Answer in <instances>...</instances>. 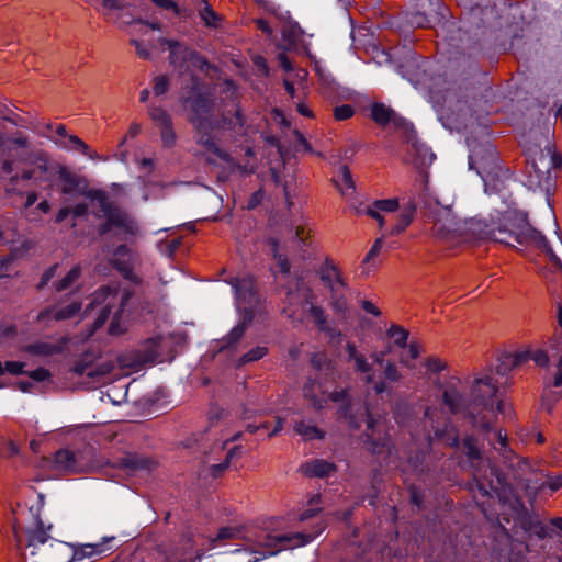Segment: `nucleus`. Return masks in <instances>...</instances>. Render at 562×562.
I'll list each match as a JSON object with an SVG mask.
<instances>
[{
	"label": "nucleus",
	"instance_id": "6",
	"mask_svg": "<svg viewBox=\"0 0 562 562\" xmlns=\"http://www.w3.org/2000/svg\"><path fill=\"white\" fill-rule=\"evenodd\" d=\"M324 529L325 524L322 520H318L314 525V531L308 533L296 532L292 535H271L262 531L255 540H247V550L259 555L248 562H257L263 558L274 555L280 551L304 546L311 542Z\"/></svg>",
	"mask_w": 562,
	"mask_h": 562
},
{
	"label": "nucleus",
	"instance_id": "61",
	"mask_svg": "<svg viewBox=\"0 0 562 562\" xmlns=\"http://www.w3.org/2000/svg\"><path fill=\"white\" fill-rule=\"evenodd\" d=\"M11 257H0V278L9 277V266L12 263Z\"/></svg>",
	"mask_w": 562,
	"mask_h": 562
},
{
	"label": "nucleus",
	"instance_id": "63",
	"mask_svg": "<svg viewBox=\"0 0 562 562\" xmlns=\"http://www.w3.org/2000/svg\"><path fill=\"white\" fill-rule=\"evenodd\" d=\"M361 307L369 314L374 316H380L381 311L371 302L368 300H364L361 302Z\"/></svg>",
	"mask_w": 562,
	"mask_h": 562
},
{
	"label": "nucleus",
	"instance_id": "23",
	"mask_svg": "<svg viewBox=\"0 0 562 562\" xmlns=\"http://www.w3.org/2000/svg\"><path fill=\"white\" fill-rule=\"evenodd\" d=\"M400 207L398 200L393 199H383L375 200L370 205H367L363 210V213L374 220L378 221L379 226L382 227L384 224V214L393 213L397 211Z\"/></svg>",
	"mask_w": 562,
	"mask_h": 562
},
{
	"label": "nucleus",
	"instance_id": "40",
	"mask_svg": "<svg viewBox=\"0 0 562 562\" xmlns=\"http://www.w3.org/2000/svg\"><path fill=\"white\" fill-rule=\"evenodd\" d=\"M243 537V531L237 527H223L218 530L217 536L211 539V542L215 547L216 543H224L227 540L239 539Z\"/></svg>",
	"mask_w": 562,
	"mask_h": 562
},
{
	"label": "nucleus",
	"instance_id": "64",
	"mask_svg": "<svg viewBox=\"0 0 562 562\" xmlns=\"http://www.w3.org/2000/svg\"><path fill=\"white\" fill-rule=\"evenodd\" d=\"M549 386H554V387L562 386V360H560V362H559L558 370L553 378L552 383L547 384V387H549Z\"/></svg>",
	"mask_w": 562,
	"mask_h": 562
},
{
	"label": "nucleus",
	"instance_id": "59",
	"mask_svg": "<svg viewBox=\"0 0 562 562\" xmlns=\"http://www.w3.org/2000/svg\"><path fill=\"white\" fill-rule=\"evenodd\" d=\"M24 363L19 361H8L4 366V372L8 371L11 374L23 373Z\"/></svg>",
	"mask_w": 562,
	"mask_h": 562
},
{
	"label": "nucleus",
	"instance_id": "14",
	"mask_svg": "<svg viewBox=\"0 0 562 562\" xmlns=\"http://www.w3.org/2000/svg\"><path fill=\"white\" fill-rule=\"evenodd\" d=\"M346 351L348 355V360L353 362L355 371L366 374V383L373 384V390L376 394H382L387 390L385 381L374 382L373 366L368 361L363 353L358 351L353 342L346 344Z\"/></svg>",
	"mask_w": 562,
	"mask_h": 562
},
{
	"label": "nucleus",
	"instance_id": "37",
	"mask_svg": "<svg viewBox=\"0 0 562 562\" xmlns=\"http://www.w3.org/2000/svg\"><path fill=\"white\" fill-rule=\"evenodd\" d=\"M23 162L33 165L41 173H45L48 170V155L43 150L26 154L23 158Z\"/></svg>",
	"mask_w": 562,
	"mask_h": 562
},
{
	"label": "nucleus",
	"instance_id": "30",
	"mask_svg": "<svg viewBox=\"0 0 562 562\" xmlns=\"http://www.w3.org/2000/svg\"><path fill=\"white\" fill-rule=\"evenodd\" d=\"M56 145L64 149H74L82 155L89 157L90 159H97L98 154L92 150L81 138L77 135H69L68 139H56Z\"/></svg>",
	"mask_w": 562,
	"mask_h": 562
},
{
	"label": "nucleus",
	"instance_id": "24",
	"mask_svg": "<svg viewBox=\"0 0 562 562\" xmlns=\"http://www.w3.org/2000/svg\"><path fill=\"white\" fill-rule=\"evenodd\" d=\"M231 284L235 289L236 297L240 303L251 304L256 302V282L254 277L234 278Z\"/></svg>",
	"mask_w": 562,
	"mask_h": 562
},
{
	"label": "nucleus",
	"instance_id": "4",
	"mask_svg": "<svg viewBox=\"0 0 562 562\" xmlns=\"http://www.w3.org/2000/svg\"><path fill=\"white\" fill-rule=\"evenodd\" d=\"M497 385L490 375L476 378L470 389L469 418L484 431L493 429L496 411L507 414V406L497 398Z\"/></svg>",
	"mask_w": 562,
	"mask_h": 562
},
{
	"label": "nucleus",
	"instance_id": "31",
	"mask_svg": "<svg viewBox=\"0 0 562 562\" xmlns=\"http://www.w3.org/2000/svg\"><path fill=\"white\" fill-rule=\"evenodd\" d=\"M425 375L436 386L441 387L437 375L447 369V362L436 356L428 357L425 362Z\"/></svg>",
	"mask_w": 562,
	"mask_h": 562
},
{
	"label": "nucleus",
	"instance_id": "19",
	"mask_svg": "<svg viewBox=\"0 0 562 562\" xmlns=\"http://www.w3.org/2000/svg\"><path fill=\"white\" fill-rule=\"evenodd\" d=\"M319 389L321 386L314 381L306 383L303 387L305 398L310 400L311 404L316 409H322L328 400L333 402H345L348 397L346 390L334 391L328 395L322 393L321 396H317L316 391Z\"/></svg>",
	"mask_w": 562,
	"mask_h": 562
},
{
	"label": "nucleus",
	"instance_id": "10",
	"mask_svg": "<svg viewBox=\"0 0 562 562\" xmlns=\"http://www.w3.org/2000/svg\"><path fill=\"white\" fill-rule=\"evenodd\" d=\"M89 198L98 200L103 216L109 217L112 228H119L124 235L135 236L138 233L136 222L120 207L111 203L102 191H92Z\"/></svg>",
	"mask_w": 562,
	"mask_h": 562
},
{
	"label": "nucleus",
	"instance_id": "20",
	"mask_svg": "<svg viewBox=\"0 0 562 562\" xmlns=\"http://www.w3.org/2000/svg\"><path fill=\"white\" fill-rule=\"evenodd\" d=\"M529 359H532L536 362V364L540 367L547 366L549 361L547 352L538 349L533 352L521 351L516 353L504 355L502 358V366L512 370L526 363Z\"/></svg>",
	"mask_w": 562,
	"mask_h": 562
},
{
	"label": "nucleus",
	"instance_id": "13",
	"mask_svg": "<svg viewBox=\"0 0 562 562\" xmlns=\"http://www.w3.org/2000/svg\"><path fill=\"white\" fill-rule=\"evenodd\" d=\"M439 415H441V412L435 407H428L425 412V422L429 423L434 430V437L429 434L427 435L428 445H430L434 439H437L448 447H457L459 443L458 429L447 418L443 420L441 427L439 425H435V418H438Z\"/></svg>",
	"mask_w": 562,
	"mask_h": 562
},
{
	"label": "nucleus",
	"instance_id": "11",
	"mask_svg": "<svg viewBox=\"0 0 562 562\" xmlns=\"http://www.w3.org/2000/svg\"><path fill=\"white\" fill-rule=\"evenodd\" d=\"M367 430L366 440L368 448L372 453H382L384 450L391 449V435L389 431L387 420L384 416L372 415L366 409Z\"/></svg>",
	"mask_w": 562,
	"mask_h": 562
},
{
	"label": "nucleus",
	"instance_id": "15",
	"mask_svg": "<svg viewBox=\"0 0 562 562\" xmlns=\"http://www.w3.org/2000/svg\"><path fill=\"white\" fill-rule=\"evenodd\" d=\"M460 380L451 376L445 384L442 391V403L451 414H463L469 417V401L460 392Z\"/></svg>",
	"mask_w": 562,
	"mask_h": 562
},
{
	"label": "nucleus",
	"instance_id": "18",
	"mask_svg": "<svg viewBox=\"0 0 562 562\" xmlns=\"http://www.w3.org/2000/svg\"><path fill=\"white\" fill-rule=\"evenodd\" d=\"M371 117L380 126L393 124L396 128H407L411 124L401 115H398L392 108L384 103H373L371 105Z\"/></svg>",
	"mask_w": 562,
	"mask_h": 562
},
{
	"label": "nucleus",
	"instance_id": "50",
	"mask_svg": "<svg viewBox=\"0 0 562 562\" xmlns=\"http://www.w3.org/2000/svg\"><path fill=\"white\" fill-rule=\"evenodd\" d=\"M267 352H268V349L266 347L258 346V347L249 350L247 353H245L240 358L239 362L241 364H245L248 362L257 361V360L263 358L267 355Z\"/></svg>",
	"mask_w": 562,
	"mask_h": 562
},
{
	"label": "nucleus",
	"instance_id": "28",
	"mask_svg": "<svg viewBox=\"0 0 562 562\" xmlns=\"http://www.w3.org/2000/svg\"><path fill=\"white\" fill-rule=\"evenodd\" d=\"M417 210V205L413 200L407 201L403 204L401 209V213L397 218V223L390 229V235H398L403 233L406 227L412 223L415 213Z\"/></svg>",
	"mask_w": 562,
	"mask_h": 562
},
{
	"label": "nucleus",
	"instance_id": "1",
	"mask_svg": "<svg viewBox=\"0 0 562 562\" xmlns=\"http://www.w3.org/2000/svg\"><path fill=\"white\" fill-rule=\"evenodd\" d=\"M184 102L190 104L188 120L195 130L196 143L206 151L229 164L233 170L236 169L241 173H252L254 167L248 168L247 166L236 164L231 155L218 146L223 131H234L236 127L244 125L240 108L234 104L232 110L222 113L221 117H215L214 101L211 98L198 94L192 100L188 99Z\"/></svg>",
	"mask_w": 562,
	"mask_h": 562
},
{
	"label": "nucleus",
	"instance_id": "47",
	"mask_svg": "<svg viewBox=\"0 0 562 562\" xmlns=\"http://www.w3.org/2000/svg\"><path fill=\"white\" fill-rule=\"evenodd\" d=\"M337 188L342 194H346L348 193V190L353 189L351 172L347 166H342L340 168V180L337 182Z\"/></svg>",
	"mask_w": 562,
	"mask_h": 562
},
{
	"label": "nucleus",
	"instance_id": "49",
	"mask_svg": "<svg viewBox=\"0 0 562 562\" xmlns=\"http://www.w3.org/2000/svg\"><path fill=\"white\" fill-rule=\"evenodd\" d=\"M384 379L385 381H389L391 383H397L403 379V374L395 362L387 361L384 364L383 370Z\"/></svg>",
	"mask_w": 562,
	"mask_h": 562
},
{
	"label": "nucleus",
	"instance_id": "62",
	"mask_svg": "<svg viewBox=\"0 0 562 562\" xmlns=\"http://www.w3.org/2000/svg\"><path fill=\"white\" fill-rule=\"evenodd\" d=\"M294 135L296 137L299 146H301L304 151H306V153L313 151L311 144L306 140V138L304 137V135L301 132L295 131Z\"/></svg>",
	"mask_w": 562,
	"mask_h": 562
},
{
	"label": "nucleus",
	"instance_id": "56",
	"mask_svg": "<svg viewBox=\"0 0 562 562\" xmlns=\"http://www.w3.org/2000/svg\"><path fill=\"white\" fill-rule=\"evenodd\" d=\"M548 487L551 492H557L562 487V473L555 476H548L547 481L540 485V490Z\"/></svg>",
	"mask_w": 562,
	"mask_h": 562
},
{
	"label": "nucleus",
	"instance_id": "55",
	"mask_svg": "<svg viewBox=\"0 0 562 562\" xmlns=\"http://www.w3.org/2000/svg\"><path fill=\"white\" fill-rule=\"evenodd\" d=\"M246 323L243 322L238 325H236L228 334L227 336V340H228V344H235L237 341H239V339L244 336L245 334V330H246Z\"/></svg>",
	"mask_w": 562,
	"mask_h": 562
},
{
	"label": "nucleus",
	"instance_id": "35",
	"mask_svg": "<svg viewBox=\"0 0 562 562\" xmlns=\"http://www.w3.org/2000/svg\"><path fill=\"white\" fill-rule=\"evenodd\" d=\"M268 245L273 258L277 261V267L282 274H289L291 270V263L284 254L279 252L280 240L277 238H269Z\"/></svg>",
	"mask_w": 562,
	"mask_h": 562
},
{
	"label": "nucleus",
	"instance_id": "34",
	"mask_svg": "<svg viewBox=\"0 0 562 562\" xmlns=\"http://www.w3.org/2000/svg\"><path fill=\"white\" fill-rule=\"evenodd\" d=\"M128 261L130 249L127 248V246L120 245L119 247H116L111 258V265L120 272L127 274L130 272Z\"/></svg>",
	"mask_w": 562,
	"mask_h": 562
},
{
	"label": "nucleus",
	"instance_id": "42",
	"mask_svg": "<svg viewBox=\"0 0 562 562\" xmlns=\"http://www.w3.org/2000/svg\"><path fill=\"white\" fill-rule=\"evenodd\" d=\"M295 431L306 440L314 438H323L324 434L317 427L307 425L304 422L296 423L294 426Z\"/></svg>",
	"mask_w": 562,
	"mask_h": 562
},
{
	"label": "nucleus",
	"instance_id": "48",
	"mask_svg": "<svg viewBox=\"0 0 562 562\" xmlns=\"http://www.w3.org/2000/svg\"><path fill=\"white\" fill-rule=\"evenodd\" d=\"M160 130V136L162 145L167 148L172 147L176 144V133L172 127V121L158 127Z\"/></svg>",
	"mask_w": 562,
	"mask_h": 562
},
{
	"label": "nucleus",
	"instance_id": "17",
	"mask_svg": "<svg viewBox=\"0 0 562 562\" xmlns=\"http://www.w3.org/2000/svg\"><path fill=\"white\" fill-rule=\"evenodd\" d=\"M114 369L113 363L111 362H103V363H94L92 361H88L86 359H79L77 360L74 366L69 369V374L71 376H78V378H89V379H97L100 376H104L112 372Z\"/></svg>",
	"mask_w": 562,
	"mask_h": 562
},
{
	"label": "nucleus",
	"instance_id": "51",
	"mask_svg": "<svg viewBox=\"0 0 562 562\" xmlns=\"http://www.w3.org/2000/svg\"><path fill=\"white\" fill-rule=\"evenodd\" d=\"M187 61L194 68L200 69L201 71H207L211 68V65L203 56L199 55L195 52H191Z\"/></svg>",
	"mask_w": 562,
	"mask_h": 562
},
{
	"label": "nucleus",
	"instance_id": "45",
	"mask_svg": "<svg viewBox=\"0 0 562 562\" xmlns=\"http://www.w3.org/2000/svg\"><path fill=\"white\" fill-rule=\"evenodd\" d=\"M148 115L157 127L171 122V116L160 106H149Z\"/></svg>",
	"mask_w": 562,
	"mask_h": 562
},
{
	"label": "nucleus",
	"instance_id": "58",
	"mask_svg": "<svg viewBox=\"0 0 562 562\" xmlns=\"http://www.w3.org/2000/svg\"><path fill=\"white\" fill-rule=\"evenodd\" d=\"M29 376L31 379H33L34 381L42 382V381L49 379L50 373L47 369L38 368L36 370L29 372Z\"/></svg>",
	"mask_w": 562,
	"mask_h": 562
},
{
	"label": "nucleus",
	"instance_id": "5",
	"mask_svg": "<svg viewBox=\"0 0 562 562\" xmlns=\"http://www.w3.org/2000/svg\"><path fill=\"white\" fill-rule=\"evenodd\" d=\"M132 297V292L119 286H103L93 293L92 302L87 307H99V315L93 324V329L89 333L91 336L98 328L102 327L111 316L109 326L110 335H119L123 330L120 327V321L127 302Z\"/></svg>",
	"mask_w": 562,
	"mask_h": 562
},
{
	"label": "nucleus",
	"instance_id": "57",
	"mask_svg": "<svg viewBox=\"0 0 562 562\" xmlns=\"http://www.w3.org/2000/svg\"><path fill=\"white\" fill-rule=\"evenodd\" d=\"M157 7L165 9V10H171L175 12L176 15L180 14V10L178 4L173 0H151Z\"/></svg>",
	"mask_w": 562,
	"mask_h": 562
},
{
	"label": "nucleus",
	"instance_id": "33",
	"mask_svg": "<svg viewBox=\"0 0 562 562\" xmlns=\"http://www.w3.org/2000/svg\"><path fill=\"white\" fill-rule=\"evenodd\" d=\"M63 344H54L47 341H40L29 345L25 350L29 353L41 356V357H49L56 353H60L63 351Z\"/></svg>",
	"mask_w": 562,
	"mask_h": 562
},
{
	"label": "nucleus",
	"instance_id": "46",
	"mask_svg": "<svg viewBox=\"0 0 562 562\" xmlns=\"http://www.w3.org/2000/svg\"><path fill=\"white\" fill-rule=\"evenodd\" d=\"M124 464L131 469H150L155 462L145 457L128 456L124 459Z\"/></svg>",
	"mask_w": 562,
	"mask_h": 562
},
{
	"label": "nucleus",
	"instance_id": "38",
	"mask_svg": "<svg viewBox=\"0 0 562 562\" xmlns=\"http://www.w3.org/2000/svg\"><path fill=\"white\" fill-rule=\"evenodd\" d=\"M240 454H241V447L240 446H236V447L229 449L227 451V453H226L224 462H221V463H217V464H212V465L209 467L210 475H212L213 477L220 476L228 468L231 461L234 458L240 457Z\"/></svg>",
	"mask_w": 562,
	"mask_h": 562
},
{
	"label": "nucleus",
	"instance_id": "52",
	"mask_svg": "<svg viewBox=\"0 0 562 562\" xmlns=\"http://www.w3.org/2000/svg\"><path fill=\"white\" fill-rule=\"evenodd\" d=\"M169 89V79L164 76H157L153 80V92L155 95H161Z\"/></svg>",
	"mask_w": 562,
	"mask_h": 562
},
{
	"label": "nucleus",
	"instance_id": "7",
	"mask_svg": "<svg viewBox=\"0 0 562 562\" xmlns=\"http://www.w3.org/2000/svg\"><path fill=\"white\" fill-rule=\"evenodd\" d=\"M463 447L470 465L473 469V479L477 490L481 491L483 495H491L492 493L498 494L503 486L502 477L490 462L483 460L481 451L477 448V440L472 436H468L463 439Z\"/></svg>",
	"mask_w": 562,
	"mask_h": 562
},
{
	"label": "nucleus",
	"instance_id": "22",
	"mask_svg": "<svg viewBox=\"0 0 562 562\" xmlns=\"http://www.w3.org/2000/svg\"><path fill=\"white\" fill-rule=\"evenodd\" d=\"M81 310V303L72 301L65 306L47 307L38 313L37 319L40 322H47L50 319L60 322L75 317Z\"/></svg>",
	"mask_w": 562,
	"mask_h": 562
},
{
	"label": "nucleus",
	"instance_id": "26",
	"mask_svg": "<svg viewBox=\"0 0 562 562\" xmlns=\"http://www.w3.org/2000/svg\"><path fill=\"white\" fill-rule=\"evenodd\" d=\"M54 468L59 471L71 473L81 472L83 470L78 463L76 454L67 449H61L55 453Z\"/></svg>",
	"mask_w": 562,
	"mask_h": 562
},
{
	"label": "nucleus",
	"instance_id": "44",
	"mask_svg": "<svg viewBox=\"0 0 562 562\" xmlns=\"http://www.w3.org/2000/svg\"><path fill=\"white\" fill-rule=\"evenodd\" d=\"M81 270L79 266L71 268L68 273L55 285L56 291L60 292L70 288L80 277Z\"/></svg>",
	"mask_w": 562,
	"mask_h": 562
},
{
	"label": "nucleus",
	"instance_id": "43",
	"mask_svg": "<svg viewBox=\"0 0 562 562\" xmlns=\"http://www.w3.org/2000/svg\"><path fill=\"white\" fill-rule=\"evenodd\" d=\"M521 526L526 531L532 532L540 539H544L549 536L548 528L539 520L527 518L522 521Z\"/></svg>",
	"mask_w": 562,
	"mask_h": 562
},
{
	"label": "nucleus",
	"instance_id": "3",
	"mask_svg": "<svg viewBox=\"0 0 562 562\" xmlns=\"http://www.w3.org/2000/svg\"><path fill=\"white\" fill-rule=\"evenodd\" d=\"M480 233L482 238L493 240L505 246L516 247L519 245L538 248L548 254L551 260L560 263L558 257L549 247L546 237L542 236L540 232L531 227L527 220V215L522 212L508 210L502 214L497 226H493Z\"/></svg>",
	"mask_w": 562,
	"mask_h": 562
},
{
	"label": "nucleus",
	"instance_id": "54",
	"mask_svg": "<svg viewBox=\"0 0 562 562\" xmlns=\"http://www.w3.org/2000/svg\"><path fill=\"white\" fill-rule=\"evenodd\" d=\"M200 15L207 26L216 25L217 15L207 3L200 11Z\"/></svg>",
	"mask_w": 562,
	"mask_h": 562
},
{
	"label": "nucleus",
	"instance_id": "60",
	"mask_svg": "<svg viewBox=\"0 0 562 562\" xmlns=\"http://www.w3.org/2000/svg\"><path fill=\"white\" fill-rule=\"evenodd\" d=\"M57 269V265L48 268L42 276L41 281L38 283V289L44 288L47 285V283L52 280V278L55 276V271Z\"/></svg>",
	"mask_w": 562,
	"mask_h": 562
},
{
	"label": "nucleus",
	"instance_id": "12",
	"mask_svg": "<svg viewBox=\"0 0 562 562\" xmlns=\"http://www.w3.org/2000/svg\"><path fill=\"white\" fill-rule=\"evenodd\" d=\"M284 238L286 243L294 245L299 252L305 254L315 246V233L313 225L301 218L284 227Z\"/></svg>",
	"mask_w": 562,
	"mask_h": 562
},
{
	"label": "nucleus",
	"instance_id": "9",
	"mask_svg": "<svg viewBox=\"0 0 562 562\" xmlns=\"http://www.w3.org/2000/svg\"><path fill=\"white\" fill-rule=\"evenodd\" d=\"M426 222L431 224V233L438 239L453 241L459 236V224L452 210L439 203L430 204L424 214Z\"/></svg>",
	"mask_w": 562,
	"mask_h": 562
},
{
	"label": "nucleus",
	"instance_id": "21",
	"mask_svg": "<svg viewBox=\"0 0 562 562\" xmlns=\"http://www.w3.org/2000/svg\"><path fill=\"white\" fill-rule=\"evenodd\" d=\"M58 179L61 183L60 192L65 195L70 194H86L89 196V193H86L85 190L87 188V182L83 178L71 172L66 167L61 166L58 170Z\"/></svg>",
	"mask_w": 562,
	"mask_h": 562
},
{
	"label": "nucleus",
	"instance_id": "27",
	"mask_svg": "<svg viewBox=\"0 0 562 562\" xmlns=\"http://www.w3.org/2000/svg\"><path fill=\"white\" fill-rule=\"evenodd\" d=\"M383 243H384V236H381L374 240L372 247L370 248V250L368 251V254L366 255V257L363 258V260L361 262V274L362 276L369 277L371 273L375 272L376 269L379 268L380 261L378 260V257L383 247Z\"/></svg>",
	"mask_w": 562,
	"mask_h": 562
},
{
	"label": "nucleus",
	"instance_id": "16",
	"mask_svg": "<svg viewBox=\"0 0 562 562\" xmlns=\"http://www.w3.org/2000/svg\"><path fill=\"white\" fill-rule=\"evenodd\" d=\"M52 526L49 525L47 528L44 527L41 520H37L33 528L27 530H22L20 527H13V535L16 541L18 548L25 547H37L38 544H44L49 539V531Z\"/></svg>",
	"mask_w": 562,
	"mask_h": 562
},
{
	"label": "nucleus",
	"instance_id": "36",
	"mask_svg": "<svg viewBox=\"0 0 562 562\" xmlns=\"http://www.w3.org/2000/svg\"><path fill=\"white\" fill-rule=\"evenodd\" d=\"M386 336L393 340V346L403 349L407 346L409 331L403 326L392 324L386 330Z\"/></svg>",
	"mask_w": 562,
	"mask_h": 562
},
{
	"label": "nucleus",
	"instance_id": "2",
	"mask_svg": "<svg viewBox=\"0 0 562 562\" xmlns=\"http://www.w3.org/2000/svg\"><path fill=\"white\" fill-rule=\"evenodd\" d=\"M522 146L527 155V186L532 190H548L552 181L551 171L562 166V156L555 150L551 128L530 131L524 137Z\"/></svg>",
	"mask_w": 562,
	"mask_h": 562
},
{
	"label": "nucleus",
	"instance_id": "39",
	"mask_svg": "<svg viewBox=\"0 0 562 562\" xmlns=\"http://www.w3.org/2000/svg\"><path fill=\"white\" fill-rule=\"evenodd\" d=\"M406 347L408 348L407 355H401L398 360L402 366L406 367L407 369H413L414 364L412 360L417 359L422 355L423 347L417 341H411L409 344L407 342Z\"/></svg>",
	"mask_w": 562,
	"mask_h": 562
},
{
	"label": "nucleus",
	"instance_id": "32",
	"mask_svg": "<svg viewBox=\"0 0 562 562\" xmlns=\"http://www.w3.org/2000/svg\"><path fill=\"white\" fill-rule=\"evenodd\" d=\"M159 42L161 45L168 46L170 50L169 60L172 65H177L180 61H187L190 53L192 52L187 46L177 41L161 38Z\"/></svg>",
	"mask_w": 562,
	"mask_h": 562
},
{
	"label": "nucleus",
	"instance_id": "53",
	"mask_svg": "<svg viewBox=\"0 0 562 562\" xmlns=\"http://www.w3.org/2000/svg\"><path fill=\"white\" fill-rule=\"evenodd\" d=\"M353 114H355V109L349 104H342V105L336 106L334 109V117L337 121L348 120V119L352 117Z\"/></svg>",
	"mask_w": 562,
	"mask_h": 562
},
{
	"label": "nucleus",
	"instance_id": "25",
	"mask_svg": "<svg viewBox=\"0 0 562 562\" xmlns=\"http://www.w3.org/2000/svg\"><path fill=\"white\" fill-rule=\"evenodd\" d=\"M307 292L308 293L305 295L304 301L308 305V314L313 318L314 324L321 331H330L328 316L325 308L314 302L315 295L312 290H308Z\"/></svg>",
	"mask_w": 562,
	"mask_h": 562
},
{
	"label": "nucleus",
	"instance_id": "8",
	"mask_svg": "<svg viewBox=\"0 0 562 562\" xmlns=\"http://www.w3.org/2000/svg\"><path fill=\"white\" fill-rule=\"evenodd\" d=\"M317 276L324 288L328 291V304L330 308L335 314L345 317L348 312V300L346 295L348 283L344 278L341 269L333 259L326 258L318 268Z\"/></svg>",
	"mask_w": 562,
	"mask_h": 562
},
{
	"label": "nucleus",
	"instance_id": "29",
	"mask_svg": "<svg viewBox=\"0 0 562 562\" xmlns=\"http://www.w3.org/2000/svg\"><path fill=\"white\" fill-rule=\"evenodd\" d=\"M301 471L310 477H325L335 471V465L325 460H313L301 465Z\"/></svg>",
	"mask_w": 562,
	"mask_h": 562
},
{
	"label": "nucleus",
	"instance_id": "41",
	"mask_svg": "<svg viewBox=\"0 0 562 562\" xmlns=\"http://www.w3.org/2000/svg\"><path fill=\"white\" fill-rule=\"evenodd\" d=\"M282 427H283V419L280 417H276V423L271 430L269 429L268 423H261L259 425L248 424L246 426V431H248L249 434H256L259 430H265V431H267L268 437H272V436L277 435L278 432H280Z\"/></svg>",
	"mask_w": 562,
	"mask_h": 562
}]
</instances>
